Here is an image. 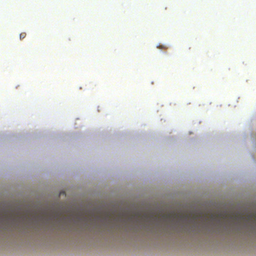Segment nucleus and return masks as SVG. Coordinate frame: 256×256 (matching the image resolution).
<instances>
[{
	"mask_svg": "<svg viewBox=\"0 0 256 256\" xmlns=\"http://www.w3.org/2000/svg\"><path fill=\"white\" fill-rule=\"evenodd\" d=\"M26 36V33L22 32L20 35V40L24 39Z\"/></svg>",
	"mask_w": 256,
	"mask_h": 256,
	"instance_id": "obj_1",
	"label": "nucleus"
},
{
	"mask_svg": "<svg viewBox=\"0 0 256 256\" xmlns=\"http://www.w3.org/2000/svg\"><path fill=\"white\" fill-rule=\"evenodd\" d=\"M166 48V47H165V46H162V48Z\"/></svg>",
	"mask_w": 256,
	"mask_h": 256,
	"instance_id": "obj_2",
	"label": "nucleus"
}]
</instances>
